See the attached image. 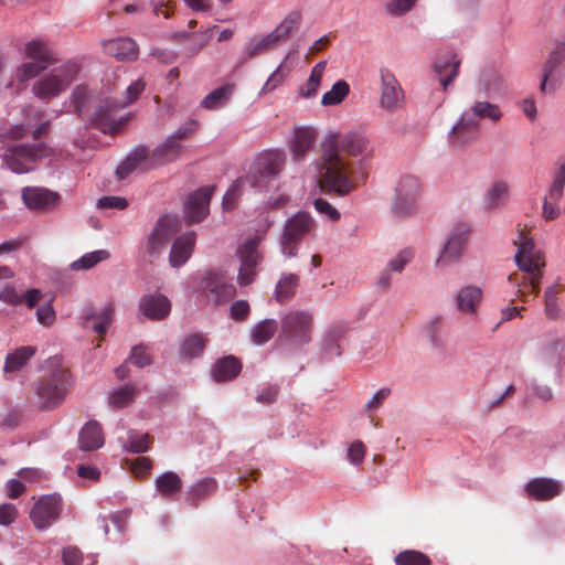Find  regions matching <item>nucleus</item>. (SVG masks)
I'll return each mask as SVG.
<instances>
[{"mask_svg": "<svg viewBox=\"0 0 565 565\" xmlns=\"http://www.w3.org/2000/svg\"><path fill=\"white\" fill-rule=\"evenodd\" d=\"M146 84L142 79H137L132 82L127 88L125 93V98L120 99V104H114V107H126L132 103H135L140 94L145 90Z\"/></svg>", "mask_w": 565, "mask_h": 565, "instance_id": "obj_57", "label": "nucleus"}, {"mask_svg": "<svg viewBox=\"0 0 565 565\" xmlns=\"http://www.w3.org/2000/svg\"><path fill=\"white\" fill-rule=\"evenodd\" d=\"M483 300V290L479 286L468 285L458 289L455 295L456 309L466 316L475 317Z\"/></svg>", "mask_w": 565, "mask_h": 565, "instance_id": "obj_18", "label": "nucleus"}, {"mask_svg": "<svg viewBox=\"0 0 565 565\" xmlns=\"http://www.w3.org/2000/svg\"><path fill=\"white\" fill-rule=\"evenodd\" d=\"M263 237L254 235L246 239V242L237 249V256L241 263L255 267L258 265L262 256L257 250Z\"/></svg>", "mask_w": 565, "mask_h": 565, "instance_id": "obj_40", "label": "nucleus"}, {"mask_svg": "<svg viewBox=\"0 0 565 565\" xmlns=\"http://www.w3.org/2000/svg\"><path fill=\"white\" fill-rule=\"evenodd\" d=\"M22 294L12 285H6L0 291V300L9 305H21Z\"/></svg>", "mask_w": 565, "mask_h": 565, "instance_id": "obj_64", "label": "nucleus"}, {"mask_svg": "<svg viewBox=\"0 0 565 565\" xmlns=\"http://www.w3.org/2000/svg\"><path fill=\"white\" fill-rule=\"evenodd\" d=\"M233 92L234 85H223L205 96L201 102V106L205 109H217L227 103Z\"/></svg>", "mask_w": 565, "mask_h": 565, "instance_id": "obj_44", "label": "nucleus"}, {"mask_svg": "<svg viewBox=\"0 0 565 565\" xmlns=\"http://www.w3.org/2000/svg\"><path fill=\"white\" fill-rule=\"evenodd\" d=\"M182 488V479L174 471H167L157 477L154 481L156 492L163 499H170L178 494Z\"/></svg>", "mask_w": 565, "mask_h": 565, "instance_id": "obj_32", "label": "nucleus"}, {"mask_svg": "<svg viewBox=\"0 0 565 565\" xmlns=\"http://www.w3.org/2000/svg\"><path fill=\"white\" fill-rule=\"evenodd\" d=\"M562 489L558 480L546 477L533 478L524 486L526 497L535 501L553 500L561 494Z\"/></svg>", "mask_w": 565, "mask_h": 565, "instance_id": "obj_17", "label": "nucleus"}, {"mask_svg": "<svg viewBox=\"0 0 565 565\" xmlns=\"http://www.w3.org/2000/svg\"><path fill=\"white\" fill-rule=\"evenodd\" d=\"M477 120L467 114H462L449 131V142L456 147H461L472 138L471 135L477 131Z\"/></svg>", "mask_w": 565, "mask_h": 565, "instance_id": "obj_29", "label": "nucleus"}, {"mask_svg": "<svg viewBox=\"0 0 565 565\" xmlns=\"http://www.w3.org/2000/svg\"><path fill=\"white\" fill-rule=\"evenodd\" d=\"M104 52L118 61H134L139 51L136 42L130 38H117L103 43Z\"/></svg>", "mask_w": 565, "mask_h": 565, "instance_id": "obj_26", "label": "nucleus"}, {"mask_svg": "<svg viewBox=\"0 0 565 565\" xmlns=\"http://www.w3.org/2000/svg\"><path fill=\"white\" fill-rule=\"evenodd\" d=\"M21 193L24 204L31 210H49L60 201L57 192L42 186H25Z\"/></svg>", "mask_w": 565, "mask_h": 565, "instance_id": "obj_19", "label": "nucleus"}, {"mask_svg": "<svg viewBox=\"0 0 565 565\" xmlns=\"http://www.w3.org/2000/svg\"><path fill=\"white\" fill-rule=\"evenodd\" d=\"M24 56L28 60L40 63L45 67H49L55 62L49 45L44 41L40 40H32L25 43Z\"/></svg>", "mask_w": 565, "mask_h": 565, "instance_id": "obj_33", "label": "nucleus"}, {"mask_svg": "<svg viewBox=\"0 0 565 565\" xmlns=\"http://www.w3.org/2000/svg\"><path fill=\"white\" fill-rule=\"evenodd\" d=\"M414 256L415 253L413 248L404 247L388 259L386 267L393 273L401 274L413 260Z\"/></svg>", "mask_w": 565, "mask_h": 565, "instance_id": "obj_54", "label": "nucleus"}, {"mask_svg": "<svg viewBox=\"0 0 565 565\" xmlns=\"http://www.w3.org/2000/svg\"><path fill=\"white\" fill-rule=\"evenodd\" d=\"M149 436L143 434L138 438L130 437L129 440L124 445V448L132 454H141L148 450Z\"/></svg>", "mask_w": 565, "mask_h": 565, "instance_id": "obj_63", "label": "nucleus"}, {"mask_svg": "<svg viewBox=\"0 0 565 565\" xmlns=\"http://www.w3.org/2000/svg\"><path fill=\"white\" fill-rule=\"evenodd\" d=\"M313 315L308 311H292L281 320V334L297 344H306L311 340Z\"/></svg>", "mask_w": 565, "mask_h": 565, "instance_id": "obj_8", "label": "nucleus"}, {"mask_svg": "<svg viewBox=\"0 0 565 565\" xmlns=\"http://www.w3.org/2000/svg\"><path fill=\"white\" fill-rule=\"evenodd\" d=\"M338 149L352 157H358L371 151L370 139L363 130L353 129L341 137L338 135Z\"/></svg>", "mask_w": 565, "mask_h": 565, "instance_id": "obj_21", "label": "nucleus"}, {"mask_svg": "<svg viewBox=\"0 0 565 565\" xmlns=\"http://www.w3.org/2000/svg\"><path fill=\"white\" fill-rule=\"evenodd\" d=\"M366 454V448L362 441L356 440L348 448V459L350 463L359 466L363 462Z\"/></svg>", "mask_w": 565, "mask_h": 565, "instance_id": "obj_62", "label": "nucleus"}, {"mask_svg": "<svg viewBox=\"0 0 565 565\" xmlns=\"http://www.w3.org/2000/svg\"><path fill=\"white\" fill-rule=\"evenodd\" d=\"M299 277L296 274L282 275L275 289V297L279 302L289 300L296 292Z\"/></svg>", "mask_w": 565, "mask_h": 565, "instance_id": "obj_47", "label": "nucleus"}, {"mask_svg": "<svg viewBox=\"0 0 565 565\" xmlns=\"http://www.w3.org/2000/svg\"><path fill=\"white\" fill-rule=\"evenodd\" d=\"M515 244L518 245L515 263L519 269L526 275L522 280H519L516 275L512 274L508 279L516 287L518 297L522 300H526L525 297L527 294H536L540 289L545 262L541 253L535 249L533 238L526 236L523 231L520 232Z\"/></svg>", "mask_w": 565, "mask_h": 565, "instance_id": "obj_3", "label": "nucleus"}, {"mask_svg": "<svg viewBox=\"0 0 565 565\" xmlns=\"http://www.w3.org/2000/svg\"><path fill=\"white\" fill-rule=\"evenodd\" d=\"M313 206L318 213L326 216L328 220L338 221L340 218V212L323 199H316Z\"/></svg>", "mask_w": 565, "mask_h": 565, "instance_id": "obj_61", "label": "nucleus"}, {"mask_svg": "<svg viewBox=\"0 0 565 565\" xmlns=\"http://www.w3.org/2000/svg\"><path fill=\"white\" fill-rule=\"evenodd\" d=\"M79 448L84 451H92L104 445V434L96 420L87 422L78 434Z\"/></svg>", "mask_w": 565, "mask_h": 565, "instance_id": "obj_30", "label": "nucleus"}, {"mask_svg": "<svg viewBox=\"0 0 565 565\" xmlns=\"http://www.w3.org/2000/svg\"><path fill=\"white\" fill-rule=\"evenodd\" d=\"M289 57V54L285 57V60L277 66V68L269 75L263 87L260 88L258 95L264 96L267 95L279 86L287 79L290 74V67L286 65V60Z\"/></svg>", "mask_w": 565, "mask_h": 565, "instance_id": "obj_45", "label": "nucleus"}, {"mask_svg": "<svg viewBox=\"0 0 565 565\" xmlns=\"http://www.w3.org/2000/svg\"><path fill=\"white\" fill-rule=\"evenodd\" d=\"M121 100L115 98H105L102 99L95 108L94 116L92 121L103 132H111L115 134L119 131V129L124 126V124L128 120L127 117L116 118V113L118 109L122 107H114V104H120Z\"/></svg>", "mask_w": 565, "mask_h": 565, "instance_id": "obj_11", "label": "nucleus"}, {"mask_svg": "<svg viewBox=\"0 0 565 565\" xmlns=\"http://www.w3.org/2000/svg\"><path fill=\"white\" fill-rule=\"evenodd\" d=\"M212 188L205 186L192 193L184 207V216L189 223H195L204 218L209 213Z\"/></svg>", "mask_w": 565, "mask_h": 565, "instance_id": "obj_20", "label": "nucleus"}, {"mask_svg": "<svg viewBox=\"0 0 565 565\" xmlns=\"http://www.w3.org/2000/svg\"><path fill=\"white\" fill-rule=\"evenodd\" d=\"M315 226V218L307 212L300 211L288 217L279 239L281 255L285 258L296 257L300 241L309 235Z\"/></svg>", "mask_w": 565, "mask_h": 565, "instance_id": "obj_7", "label": "nucleus"}, {"mask_svg": "<svg viewBox=\"0 0 565 565\" xmlns=\"http://www.w3.org/2000/svg\"><path fill=\"white\" fill-rule=\"evenodd\" d=\"M467 235L468 230L462 225L454 228L448 234L444 247L435 262L436 267L444 269L461 258L467 243Z\"/></svg>", "mask_w": 565, "mask_h": 565, "instance_id": "obj_12", "label": "nucleus"}, {"mask_svg": "<svg viewBox=\"0 0 565 565\" xmlns=\"http://www.w3.org/2000/svg\"><path fill=\"white\" fill-rule=\"evenodd\" d=\"M349 84L345 81L340 79L332 85L330 90L322 95L321 104L323 106L339 105L349 95Z\"/></svg>", "mask_w": 565, "mask_h": 565, "instance_id": "obj_51", "label": "nucleus"}, {"mask_svg": "<svg viewBox=\"0 0 565 565\" xmlns=\"http://www.w3.org/2000/svg\"><path fill=\"white\" fill-rule=\"evenodd\" d=\"M128 361L137 367H145L152 363V358L146 347L136 345L131 349Z\"/></svg>", "mask_w": 565, "mask_h": 565, "instance_id": "obj_58", "label": "nucleus"}, {"mask_svg": "<svg viewBox=\"0 0 565 565\" xmlns=\"http://www.w3.org/2000/svg\"><path fill=\"white\" fill-rule=\"evenodd\" d=\"M195 245V233L188 232L179 236L172 244L169 263L172 267L184 265L191 257Z\"/></svg>", "mask_w": 565, "mask_h": 565, "instance_id": "obj_27", "label": "nucleus"}, {"mask_svg": "<svg viewBox=\"0 0 565 565\" xmlns=\"http://www.w3.org/2000/svg\"><path fill=\"white\" fill-rule=\"evenodd\" d=\"M206 339L203 334L193 333L185 337L180 347V355L184 359L192 360L198 358L204 350Z\"/></svg>", "mask_w": 565, "mask_h": 565, "instance_id": "obj_42", "label": "nucleus"}, {"mask_svg": "<svg viewBox=\"0 0 565 565\" xmlns=\"http://www.w3.org/2000/svg\"><path fill=\"white\" fill-rule=\"evenodd\" d=\"M317 169L318 182L323 191L345 196L355 189V182L350 177L349 162L339 152L337 132H329L324 137Z\"/></svg>", "mask_w": 565, "mask_h": 565, "instance_id": "obj_1", "label": "nucleus"}, {"mask_svg": "<svg viewBox=\"0 0 565 565\" xmlns=\"http://www.w3.org/2000/svg\"><path fill=\"white\" fill-rule=\"evenodd\" d=\"M139 310L150 320H163L170 315L171 302L164 295L149 294L140 299Z\"/></svg>", "mask_w": 565, "mask_h": 565, "instance_id": "obj_22", "label": "nucleus"}, {"mask_svg": "<svg viewBox=\"0 0 565 565\" xmlns=\"http://www.w3.org/2000/svg\"><path fill=\"white\" fill-rule=\"evenodd\" d=\"M242 370L241 362L230 355L220 360L213 369V379L216 382H225L234 379Z\"/></svg>", "mask_w": 565, "mask_h": 565, "instance_id": "obj_36", "label": "nucleus"}, {"mask_svg": "<svg viewBox=\"0 0 565 565\" xmlns=\"http://www.w3.org/2000/svg\"><path fill=\"white\" fill-rule=\"evenodd\" d=\"M420 194V184L416 177L407 174L401 178L393 201V211L399 216L415 211Z\"/></svg>", "mask_w": 565, "mask_h": 565, "instance_id": "obj_9", "label": "nucleus"}, {"mask_svg": "<svg viewBox=\"0 0 565 565\" xmlns=\"http://www.w3.org/2000/svg\"><path fill=\"white\" fill-rule=\"evenodd\" d=\"M34 354L35 348L33 347L18 348L12 353L7 355L3 371L6 373H12L22 370Z\"/></svg>", "mask_w": 565, "mask_h": 565, "instance_id": "obj_35", "label": "nucleus"}, {"mask_svg": "<svg viewBox=\"0 0 565 565\" xmlns=\"http://www.w3.org/2000/svg\"><path fill=\"white\" fill-rule=\"evenodd\" d=\"M460 66V60L456 55H450L445 61H440L435 65L439 83L444 88L457 77Z\"/></svg>", "mask_w": 565, "mask_h": 565, "instance_id": "obj_39", "label": "nucleus"}, {"mask_svg": "<svg viewBox=\"0 0 565 565\" xmlns=\"http://www.w3.org/2000/svg\"><path fill=\"white\" fill-rule=\"evenodd\" d=\"M177 222L170 216L161 217L150 232L146 250L150 256L158 255L177 233Z\"/></svg>", "mask_w": 565, "mask_h": 565, "instance_id": "obj_15", "label": "nucleus"}, {"mask_svg": "<svg viewBox=\"0 0 565 565\" xmlns=\"http://www.w3.org/2000/svg\"><path fill=\"white\" fill-rule=\"evenodd\" d=\"M478 94L488 98L501 97L507 90L503 77L494 70H483L477 82Z\"/></svg>", "mask_w": 565, "mask_h": 565, "instance_id": "obj_23", "label": "nucleus"}, {"mask_svg": "<svg viewBox=\"0 0 565 565\" xmlns=\"http://www.w3.org/2000/svg\"><path fill=\"white\" fill-rule=\"evenodd\" d=\"M216 489V483L211 478L202 479L195 482L188 491V501L191 505H196L203 498L213 493Z\"/></svg>", "mask_w": 565, "mask_h": 565, "instance_id": "obj_49", "label": "nucleus"}, {"mask_svg": "<svg viewBox=\"0 0 565 565\" xmlns=\"http://www.w3.org/2000/svg\"><path fill=\"white\" fill-rule=\"evenodd\" d=\"M138 388L132 384H125L109 393L108 402L111 407L125 408L131 405L138 396Z\"/></svg>", "mask_w": 565, "mask_h": 565, "instance_id": "obj_37", "label": "nucleus"}, {"mask_svg": "<svg viewBox=\"0 0 565 565\" xmlns=\"http://www.w3.org/2000/svg\"><path fill=\"white\" fill-rule=\"evenodd\" d=\"M183 150L184 147L180 141H177L173 139V137L168 136L160 145L153 149L151 153V160L156 167L166 164L180 158Z\"/></svg>", "mask_w": 565, "mask_h": 565, "instance_id": "obj_28", "label": "nucleus"}, {"mask_svg": "<svg viewBox=\"0 0 565 565\" xmlns=\"http://www.w3.org/2000/svg\"><path fill=\"white\" fill-rule=\"evenodd\" d=\"M470 111L476 118L486 119L492 124H498L503 117L500 106L488 100L473 102Z\"/></svg>", "mask_w": 565, "mask_h": 565, "instance_id": "obj_38", "label": "nucleus"}, {"mask_svg": "<svg viewBox=\"0 0 565 565\" xmlns=\"http://www.w3.org/2000/svg\"><path fill=\"white\" fill-rule=\"evenodd\" d=\"M510 185L508 182L498 180L491 183L483 196L484 209L493 211L501 207L509 199Z\"/></svg>", "mask_w": 565, "mask_h": 565, "instance_id": "obj_31", "label": "nucleus"}, {"mask_svg": "<svg viewBox=\"0 0 565 565\" xmlns=\"http://www.w3.org/2000/svg\"><path fill=\"white\" fill-rule=\"evenodd\" d=\"M564 55L561 52L550 54L543 66V75L540 84V90L543 94H551L556 90L559 85L561 74L558 66L563 62Z\"/></svg>", "mask_w": 565, "mask_h": 565, "instance_id": "obj_25", "label": "nucleus"}, {"mask_svg": "<svg viewBox=\"0 0 565 565\" xmlns=\"http://www.w3.org/2000/svg\"><path fill=\"white\" fill-rule=\"evenodd\" d=\"M108 257L109 253L105 249L94 250L73 262L70 267L72 270H87L93 268L98 263L106 260Z\"/></svg>", "mask_w": 565, "mask_h": 565, "instance_id": "obj_52", "label": "nucleus"}, {"mask_svg": "<svg viewBox=\"0 0 565 565\" xmlns=\"http://www.w3.org/2000/svg\"><path fill=\"white\" fill-rule=\"evenodd\" d=\"M317 137V130L310 126L296 128L289 146L292 157L296 160L303 159L312 149Z\"/></svg>", "mask_w": 565, "mask_h": 565, "instance_id": "obj_24", "label": "nucleus"}, {"mask_svg": "<svg viewBox=\"0 0 565 565\" xmlns=\"http://www.w3.org/2000/svg\"><path fill=\"white\" fill-rule=\"evenodd\" d=\"M73 382L67 371L57 369L47 377L42 379L35 384L34 391L36 405L42 411H50L60 406Z\"/></svg>", "mask_w": 565, "mask_h": 565, "instance_id": "obj_5", "label": "nucleus"}, {"mask_svg": "<svg viewBox=\"0 0 565 565\" xmlns=\"http://www.w3.org/2000/svg\"><path fill=\"white\" fill-rule=\"evenodd\" d=\"M395 564L396 565H430L431 562L429 557L419 552L414 550H407L398 553L395 556Z\"/></svg>", "mask_w": 565, "mask_h": 565, "instance_id": "obj_55", "label": "nucleus"}, {"mask_svg": "<svg viewBox=\"0 0 565 565\" xmlns=\"http://www.w3.org/2000/svg\"><path fill=\"white\" fill-rule=\"evenodd\" d=\"M277 321L274 319H265L253 326L250 329L252 341L262 345L268 342L277 332Z\"/></svg>", "mask_w": 565, "mask_h": 565, "instance_id": "obj_43", "label": "nucleus"}, {"mask_svg": "<svg viewBox=\"0 0 565 565\" xmlns=\"http://www.w3.org/2000/svg\"><path fill=\"white\" fill-rule=\"evenodd\" d=\"M416 0H387L385 11L393 17H402L413 9Z\"/></svg>", "mask_w": 565, "mask_h": 565, "instance_id": "obj_56", "label": "nucleus"}, {"mask_svg": "<svg viewBox=\"0 0 565 565\" xmlns=\"http://www.w3.org/2000/svg\"><path fill=\"white\" fill-rule=\"evenodd\" d=\"M204 292L211 294L214 302H226L236 295L235 286L217 270H210L201 282Z\"/></svg>", "mask_w": 565, "mask_h": 565, "instance_id": "obj_14", "label": "nucleus"}, {"mask_svg": "<svg viewBox=\"0 0 565 565\" xmlns=\"http://www.w3.org/2000/svg\"><path fill=\"white\" fill-rule=\"evenodd\" d=\"M443 318L436 316L429 319L423 330L424 337L429 343L436 349H443L445 347V339L441 332Z\"/></svg>", "mask_w": 565, "mask_h": 565, "instance_id": "obj_48", "label": "nucleus"}, {"mask_svg": "<svg viewBox=\"0 0 565 565\" xmlns=\"http://www.w3.org/2000/svg\"><path fill=\"white\" fill-rule=\"evenodd\" d=\"M78 67L73 62H67L35 79L32 84V94L41 100H52L64 93L75 79Z\"/></svg>", "mask_w": 565, "mask_h": 565, "instance_id": "obj_6", "label": "nucleus"}, {"mask_svg": "<svg viewBox=\"0 0 565 565\" xmlns=\"http://www.w3.org/2000/svg\"><path fill=\"white\" fill-rule=\"evenodd\" d=\"M156 168L151 160V154L143 146H138L131 150L116 169V175L119 180L129 177L136 170H150Z\"/></svg>", "mask_w": 565, "mask_h": 565, "instance_id": "obj_16", "label": "nucleus"}, {"mask_svg": "<svg viewBox=\"0 0 565 565\" xmlns=\"http://www.w3.org/2000/svg\"><path fill=\"white\" fill-rule=\"evenodd\" d=\"M301 22L300 11L289 12L282 21L270 32L277 43L286 41L298 29Z\"/></svg>", "mask_w": 565, "mask_h": 565, "instance_id": "obj_41", "label": "nucleus"}, {"mask_svg": "<svg viewBox=\"0 0 565 565\" xmlns=\"http://www.w3.org/2000/svg\"><path fill=\"white\" fill-rule=\"evenodd\" d=\"M285 164V154L279 150H267L256 157L245 177L237 179L223 196L225 210L233 209L242 190L263 188L274 179Z\"/></svg>", "mask_w": 565, "mask_h": 565, "instance_id": "obj_2", "label": "nucleus"}, {"mask_svg": "<svg viewBox=\"0 0 565 565\" xmlns=\"http://www.w3.org/2000/svg\"><path fill=\"white\" fill-rule=\"evenodd\" d=\"M113 320V308H104L94 316L93 330L98 334H104Z\"/></svg>", "mask_w": 565, "mask_h": 565, "instance_id": "obj_60", "label": "nucleus"}, {"mask_svg": "<svg viewBox=\"0 0 565 565\" xmlns=\"http://www.w3.org/2000/svg\"><path fill=\"white\" fill-rule=\"evenodd\" d=\"M277 44L278 43L269 32L264 36L250 39L245 45V54L248 58H252L273 50Z\"/></svg>", "mask_w": 565, "mask_h": 565, "instance_id": "obj_46", "label": "nucleus"}, {"mask_svg": "<svg viewBox=\"0 0 565 565\" xmlns=\"http://www.w3.org/2000/svg\"><path fill=\"white\" fill-rule=\"evenodd\" d=\"M565 186V156L558 158L554 172L553 182L548 189V198L552 201H559Z\"/></svg>", "mask_w": 565, "mask_h": 565, "instance_id": "obj_50", "label": "nucleus"}, {"mask_svg": "<svg viewBox=\"0 0 565 565\" xmlns=\"http://www.w3.org/2000/svg\"><path fill=\"white\" fill-rule=\"evenodd\" d=\"M210 39H211V30L193 33L186 44V51L191 55L199 53L201 51V49L209 42Z\"/></svg>", "mask_w": 565, "mask_h": 565, "instance_id": "obj_59", "label": "nucleus"}, {"mask_svg": "<svg viewBox=\"0 0 565 565\" xmlns=\"http://www.w3.org/2000/svg\"><path fill=\"white\" fill-rule=\"evenodd\" d=\"M327 67V62L321 61L317 63L310 72V75L305 84L298 87V96L303 99L313 98L321 85L322 77Z\"/></svg>", "mask_w": 565, "mask_h": 565, "instance_id": "obj_34", "label": "nucleus"}, {"mask_svg": "<svg viewBox=\"0 0 565 565\" xmlns=\"http://www.w3.org/2000/svg\"><path fill=\"white\" fill-rule=\"evenodd\" d=\"M61 508L62 499L60 495H44L35 502L30 512V518L38 530H45L58 519Z\"/></svg>", "mask_w": 565, "mask_h": 565, "instance_id": "obj_10", "label": "nucleus"}, {"mask_svg": "<svg viewBox=\"0 0 565 565\" xmlns=\"http://www.w3.org/2000/svg\"><path fill=\"white\" fill-rule=\"evenodd\" d=\"M51 153L52 150L42 142L0 146L2 164L17 174L33 171L35 164Z\"/></svg>", "mask_w": 565, "mask_h": 565, "instance_id": "obj_4", "label": "nucleus"}, {"mask_svg": "<svg viewBox=\"0 0 565 565\" xmlns=\"http://www.w3.org/2000/svg\"><path fill=\"white\" fill-rule=\"evenodd\" d=\"M404 92L395 75L387 70H381L380 107L394 111L402 107Z\"/></svg>", "mask_w": 565, "mask_h": 565, "instance_id": "obj_13", "label": "nucleus"}, {"mask_svg": "<svg viewBox=\"0 0 565 565\" xmlns=\"http://www.w3.org/2000/svg\"><path fill=\"white\" fill-rule=\"evenodd\" d=\"M47 67L34 61H28L21 63L14 72L15 79L19 83H28L31 79L36 78Z\"/></svg>", "mask_w": 565, "mask_h": 565, "instance_id": "obj_53", "label": "nucleus"}]
</instances>
